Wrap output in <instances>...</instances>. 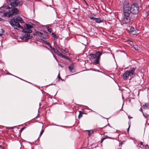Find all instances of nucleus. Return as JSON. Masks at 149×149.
<instances>
[{
    "instance_id": "f257e3e1",
    "label": "nucleus",
    "mask_w": 149,
    "mask_h": 149,
    "mask_svg": "<svg viewBox=\"0 0 149 149\" xmlns=\"http://www.w3.org/2000/svg\"><path fill=\"white\" fill-rule=\"evenodd\" d=\"M19 12L17 8L10 7L8 6L0 8V13H3L5 16L9 17L15 15L19 14Z\"/></svg>"
},
{
    "instance_id": "f03ea898",
    "label": "nucleus",
    "mask_w": 149,
    "mask_h": 149,
    "mask_svg": "<svg viewBox=\"0 0 149 149\" xmlns=\"http://www.w3.org/2000/svg\"><path fill=\"white\" fill-rule=\"evenodd\" d=\"M24 21L22 18L19 16L15 17L10 21V23L14 29H18V28L23 29V27L20 25L19 23H22Z\"/></svg>"
},
{
    "instance_id": "7ed1b4c3",
    "label": "nucleus",
    "mask_w": 149,
    "mask_h": 149,
    "mask_svg": "<svg viewBox=\"0 0 149 149\" xmlns=\"http://www.w3.org/2000/svg\"><path fill=\"white\" fill-rule=\"evenodd\" d=\"M102 54V52L97 51L95 54H91L89 56V58L91 61H93V63L95 65L98 64L100 63V56Z\"/></svg>"
},
{
    "instance_id": "20e7f679",
    "label": "nucleus",
    "mask_w": 149,
    "mask_h": 149,
    "mask_svg": "<svg viewBox=\"0 0 149 149\" xmlns=\"http://www.w3.org/2000/svg\"><path fill=\"white\" fill-rule=\"evenodd\" d=\"M130 5L128 1H124L123 3V12L124 16H129L131 12Z\"/></svg>"
},
{
    "instance_id": "39448f33",
    "label": "nucleus",
    "mask_w": 149,
    "mask_h": 149,
    "mask_svg": "<svg viewBox=\"0 0 149 149\" xmlns=\"http://www.w3.org/2000/svg\"><path fill=\"white\" fill-rule=\"evenodd\" d=\"M135 68H133L131 70H126L123 74V79L126 80L127 79L129 78L132 76L133 75L135 74Z\"/></svg>"
},
{
    "instance_id": "423d86ee",
    "label": "nucleus",
    "mask_w": 149,
    "mask_h": 149,
    "mask_svg": "<svg viewBox=\"0 0 149 149\" xmlns=\"http://www.w3.org/2000/svg\"><path fill=\"white\" fill-rule=\"evenodd\" d=\"M131 12L133 14H138L139 10V7L138 5L135 3L132 4L131 6Z\"/></svg>"
},
{
    "instance_id": "0eeeda50",
    "label": "nucleus",
    "mask_w": 149,
    "mask_h": 149,
    "mask_svg": "<svg viewBox=\"0 0 149 149\" xmlns=\"http://www.w3.org/2000/svg\"><path fill=\"white\" fill-rule=\"evenodd\" d=\"M24 27L25 29L22 30V32L26 33H30L32 32V31L31 29L33 28V26L30 24H25L24 25Z\"/></svg>"
},
{
    "instance_id": "6e6552de",
    "label": "nucleus",
    "mask_w": 149,
    "mask_h": 149,
    "mask_svg": "<svg viewBox=\"0 0 149 149\" xmlns=\"http://www.w3.org/2000/svg\"><path fill=\"white\" fill-rule=\"evenodd\" d=\"M10 5L14 7L19 6L22 5V2L18 0H9Z\"/></svg>"
},
{
    "instance_id": "1a4fd4ad",
    "label": "nucleus",
    "mask_w": 149,
    "mask_h": 149,
    "mask_svg": "<svg viewBox=\"0 0 149 149\" xmlns=\"http://www.w3.org/2000/svg\"><path fill=\"white\" fill-rule=\"evenodd\" d=\"M130 21V18L129 16H124L122 20V22L124 24L129 23Z\"/></svg>"
},
{
    "instance_id": "9d476101",
    "label": "nucleus",
    "mask_w": 149,
    "mask_h": 149,
    "mask_svg": "<svg viewBox=\"0 0 149 149\" xmlns=\"http://www.w3.org/2000/svg\"><path fill=\"white\" fill-rule=\"evenodd\" d=\"M89 17L91 19L93 20L96 22L97 23L99 24L103 22V20H102L100 17L96 18L94 17H91L90 16V15H89Z\"/></svg>"
},
{
    "instance_id": "9b49d317",
    "label": "nucleus",
    "mask_w": 149,
    "mask_h": 149,
    "mask_svg": "<svg viewBox=\"0 0 149 149\" xmlns=\"http://www.w3.org/2000/svg\"><path fill=\"white\" fill-rule=\"evenodd\" d=\"M30 38V34L29 33H27L23 35L22 37H20V38L23 40L27 41Z\"/></svg>"
},
{
    "instance_id": "f8f14e48",
    "label": "nucleus",
    "mask_w": 149,
    "mask_h": 149,
    "mask_svg": "<svg viewBox=\"0 0 149 149\" xmlns=\"http://www.w3.org/2000/svg\"><path fill=\"white\" fill-rule=\"evenodd\" d=\"M102 128L104 129V131L105 132H106V133H107L110 131L111 130V127L108 124V125L104 126Z\"/></svg>"
},
{
    "instance_id": "ddd939ff",
    "label": "nucleus",
    "mask_w": 149,
    "mask_h": 149,
    "mask_svg": "<svg viewBox=\"0 0 149 149\" xmlns=\"http://www.w3.org/2000/svg\"><path fill=\"white\" fill-rule=\"evenodd\" d=\"M129 33L132 35H135L136 34V31L135 29L132 27H131L130 28Z\"/></svg>"
},
{
    "instance_id": "4468645a",
    "label": "nucleus",
    "mask_w": 149,
    "mask_h": 149,
    "mask_svg": "<svg viewBox=\"0 0 149 149\" xmlns=\"http://www.w3.org/2000/svg\"><path fill=\"white\" fill-rule=\"evenodd\" d=\"M56 54L62 58H63L66 59H68V58L67 57L63 55L59 51Z\"/></svg>"
},
{
    "instance_id": "2eb2a0df",
    "label": "nucleus",
    "mask_w": 149,
    "mask_h": 149,
    "mask_svg": "<svg viewBox=\"0 0 149 149\" xmlns=\"http://www.w3.org/2000/svg\"><path fill=\"white\" fill-rule=\"evenodd\" d=\"M42 41H44L45 43V44L47 45H48L49 47L51 48V49L52 50H53V49H54V48H53L52 47L51 44L47 42L46 41L42 39Z\"/></svg>"
},
{
    "instance_id": "dca6fc26",
    "label": "nucleus",
    "mask_w": 149,
    "mask_h": 149,
    "mask_svg": "<svg viewBox=\"0 0 149 149\" xmlns=\"http://www.w3.org/2000/svg\"><path fill=\"white\" fill-rule=\"evenodd\" d=\"M143 107L144 109H149V103H146L143 105Z\"/></svg>"
},
{
    "instance_id": "f3484780",
    "label": "nucleus",
    "mask_w": 149,
    "mask_h": 149,
    "mask_svg": "<svg viewBox=\"0 0 149 149\" xmlns=\"http://www.w3.org/2000/svg\"><path fill=\"white\" fill-rule=\"evenodd\" d=\"M114 139V138H112V137H110L108 136H105L104 137H103L101 139V143H102L104 141V140L105 139Z\"/></svg>"
},
{
    "instance_id": "a211bd4d",
    "label": "nucleus",
    "mask_w": 149,
    "mask_h": 149,
    "mask_svg": "<svg viewBox=\"0 0 149 149\" xmlns=\"http://www.w3.org/2000/svg\"><path fill=\"white\" fill-rule=\"evenodd\" d=\"M84 113V112L81 111H79V114L78 116L79 119H80L82 117V115Z\"/></svg>"
},
{
    "instance_id": "6ab92c4d",
    "label": "nucleus",
    "mask_w": 149,
    "mask_h": 149,
    "mask_svg": "<svg viewBox=\"0 0 149 149\" xmlns=\"http://www.w3.org/2000/svg\"><path fill=\"white\" fill-rule=\"evenodd\" d=\"M42 34H43V33H42L41 32H39V31H38L36 32V34L38 36L40 37H41V36H42Z\"/></svg>"
},
{
    "instance_id": "aec40b11",
    "label": "nucleus",
    "mask_w": 149,
    "mask_h": 149,
    "mask_svg": "<svg viewBox=\"0 0 149 149\" xmlns=\"http://www.w3.org/2000/svg\"><path fill=\"white\" fill-rule=\"evenodd\" d=\"M69 69L70 71L71 72H73V68L72 66H70L69 67Z\"/></svg>"
},
{
    "instance_id": "412c9836",
    "label": "nucleus",
    "mask_w": 149,
    "mask_h": 149,
    "mask_svg": "<svg viewBox=\"0 0 149 149\" xmlns=\"http://www.w3.org/2000/svg\"><path fill=\"white\" fill-rule=\"evenodd\" d=\"M52 35L54 37V39H57L58 38V37H57V36L56 35V34H55L54 33H52Z\"/></svg>"
},
{
    "instance_id": "4be33fe9",
    "label": "nucleus",
    "mask_w": 149,
    "mask_h": 149,
    "mask_svg": "<svg viewBox=\"0 0 149 149\" xmlns=\"http://www.w3.org/2000/svg\"><path fill=\"white\" fill-rule=\"evenodd\" d=\"M47 31L50 33H51L52 32V29L51 28H49V27H47Z\"/></svg>"
},
{
    "instance_id": "5701e85b",
    "label": "nucleus",
    "mask_w": 149,
    "mask_h": 149,
    "mask_svg": "<svg viewBox=\"0 0 149 149\" xmlns=\"http://www.w3.org/2000/svg\"><path fill=\"white\" fill-rule=\"evenodd\" d=\"M57 77L58 79V81H60V80H61L62 81L63 80L61 77L59 73L58 74Z\"/></svg>"
},
{
    "instance_id": "b1692460",
    "label": "nucleus",
    "mask_w": 149,
    "mask_h": 149,
    "mask_svg": "<svg viewBox=\"0 0 149 149\" xmlns=\"http://www.w3.org/2000/svg\"><path fill=\"white\" fill-rule=\"evenodd\" d=\"M0 36H1L3 33V31L2 29H1L0 31Z\"/></svg>"
},
{
    "instance_id": "393cba45",
    "label": "nucleus",
    "mask_w": 149,
    "mask_h": 149,
    "mask_svg": "<svg viewBox=\"0 0 149 149\" xmlns=\"http://www.w3.org/2000/svg\"><path fill=\"white\" fill-rule=\"evenodd\" d=\"M53 50L54 51V52L56 54L58 51L57 49L55 48L53 49Z\"/></svg>"
},
{
    "instance_id": "a878e982",
    "label": "nucleus",
    "mask_w": 149,
    "mask_h": 149,
    "mask_svg": "<svg viewBox=\"0 0 149 149\" xmlns=\"http://www.w3.org/2000/svg\"><path fill=\"white\" fill-rule=\"evenodd\" d=\"M53 50L54 51V52L56 54L58 51L57 49L55 48L53 49Z\"/></svg>"
},
{
    "instance_id": "bb28decb",
    "label": "nucleus",
    "mask_w": 149,
    "mask_h": 149,
    "mask_svg": "<svg viewBox=\"0 0 149 149\" xmlns=\"http://www.w3.org/2000/svg\"><path fill=\"white\" fill-rule=\"evenodd\" d=\"M41 37L42 38L45 40L46 39V36L43 33L42 34V36H41Z\"/></svg>"
},
{
    "instance_id": "cd10ccee",
    "label": "nucleus",
    "mask_w": 149,
    "mask_h": 149,
    "mask_svg": "<svg viewBox=\"0 0 149 149\" xmlns=\"http://www.w3.org/2000/svg\"><path fill=\"white\" fill-rule=\"evenodd\" d=\"M44 131V130H43V129H42L40 132V135H39V136H41L42 135V134L43 132Z\"/></svg>"
},
{
    "instance_id": "c85d7f7f",
    "label": "nucleus",
    "mask_w": 149,
    "mask_h": 149,
    "mask_svg": "<svg viewBox=\"0 0 149 149\" xmlns=\"http://www.w3.org/2000/svg\"><path fill=\"white\" fill-rule=\"evenodd\" d=\"M93 133V131H91V132H88V135L90 136H91L92 134Z\"/></svg>"
},
{
    "instance_id": "c756f323",
    "label": "nucleus",
    "mask_w": 149,
    "mask_h": 149,
    "mask_svg": "<svg viewBox=\"0 0 149 149\" xmlns=\"http://www.w3.org/2000/svg\"><path fill=\"white\" fill-rule=\"evenodd\" d=\"M61 52L63 53V54H65L66 52L65 50L64 49H62V50H61Z\"/></svg>"
},
{
    "instance_id": "7c9ffc66",
    "label": "nucleus",
    "mask_w": 149,
    "mask_h": 149,
    "mask_svg": "<svg viewBox=\"0 0 149 149\" xmlns=\"http://www.w3.org/2000/svg\"><path fill=\"white\" fill-rule=\"evenodd\" d=\"M134 47L136 50H137L138 49V47L136 45H134Z\"/></svg>"
},
{
    "instance_id": "2f4dec72",
    "label": "nucleus",
    "mask_w": 149,
    "mask_h": 149,
    "mask_svg": "<svg viewBox=\"0 0 149 149\" xmlns=\"http://www.w3.org/2000/svg\"><path fill=\"white\" fill-rule=\"evenodd\" d=\"M130 125L129 124V127H128V129H127V131L128 132L129 131V129H130Z\"/></svg>"
},
{
    "instance_id": "473e14b6",
    "label": "nucleus",
    "mask_w": 149,
    "mask_h": 149,
    "mask_svg": "<svg viewBox=\"0 0 149 149\" xmlns=\"http://www.w3.org/2000/svg\"><path fill=\"white\" fill-rule=\"evenodd\" d=\"M146 14H147V15H146L147 16H148V15H149V12L146 11Z\"/></svg>"
},
{
    "instance_id": "72a5a7b5",
    "label": "nucleus",
    "mask_w": 149,
    "mask_h": 149,
    "mask_svg": "<svg viewBox=\"0 0 149 149\" xmlns=\"http://www.w3.org/2000/svg\"><path fill=\"white\" fill-rule=\"evenodd\" d=\"M140 144H141V145L142 146H143V147L144 145H143V143L142 142H141L140 143Z\"/></svg>"
},
{
    "instance_id": "f704fd0d",
    "label": "nucleus",
    "mask_w": 149,
    "mask_h": 149,
    "mask_svg": "<svg viewBox=\"0 0 149 149\" xmlns=\"http://www.w3.org/2000/svg\"><path fill=\"white\" fill-rule=\"evenodd\" d=\"M3 148L1 146V145H0V149H3Z\"/></svg>"
},
{
    "instance_id": "c9c22d12",
    "label": "nucleus",
    "mask_w": 149,
    "mask_h": 149,
    "mask_svg": "<svg viewBox=\"0 0 149 149\" xmlns=\"http://www.w3.org/2000/svg\"><path fill=\"white\" fill-rule=\"evenodd\" d=\"M138 149H142V147H138Z\"/></svg>"
},
{
    "instance_id": "e433bc0d",
    "label": "nucleus",
    "mask_w": 149,
    "mask_h": 149,
    "mask_svg": "<svg viewBox=\"0 0 149 149\" xmlns=\"http://www.w3.org/2000/svg\"><path fill=\"white\" fill-rule=\"evenodd\" d=\"M140 110H141V111H142V112H143V110H142V108H140Z\"/></svg>"
},
{
    "instance_id": "4c0bfd02",
    "label": "nucleus",
    "mask_w": 149,
    "mask_h": 149,
    "mask_svg": "<svg viewBox=\"0 0 149 149\" xmlns=\"http://www.w3.org/2000/svg\"><path fill=\"white\" fill-rule=\"evenodd\" d=\"M24 129H25V127H22L21 129H22V130H23Z\"/></svg>"
},
{
    "instance_id": "58836bf2",
    "label": "nucleus",
    "mask_w": 149,
    "mask_h": 149,
    "mask_svg": "<svg viewBox=\"0 0 149 149\" xmlns=\"http://www.w3.org/2000/svg\"><path fill=\"white\" fill-rule=\"evenodd\" d=\"M89 15H90V16H91V17H92L91 15V14H89L88 15V17H89Z\"/></svg>"
},
{
    "instance_id": "ea45409f",
    "label": "nucleus",
    "mask_w": 149,
    "mask_h": 149,
    "mask_svg": "<svg viewBox=\"0 0 149 149\" xmlns=\"http://www.w3.org/2000/svg\"><path fill=\"white\" fill-rule=\"evenodd\" d=\"M86 5L88 6V4L86 2Z\"/></svg>"
},
{
    "instance_id": "a19ab883",
    "label": "nucleus",
    "mask_w": 149,
    "mask_h": 149,
    "mask_svg": "<svg viewBox=\"0 0 149 149\" xmlns=\"http://www.w3.org/2000/svg\"><path fill=\"white\" fill-rule=\"evenodd\" d=\"M23 130H22V129H21V130H20L21 132H22Z\"/></svg>"
},
{
    "instance_id": "79ce46f5",
    "label": "nucleus",
    "mask_w": 149,
    "mask_h": 149,
    "mask_svg": "<svg viewBox=\"0 0 149 149\" xmlns=\"http://www.w3.org/2000/svg\"><path fill=\"white\" fill-rule=\"evenodd\" d=\"M143 116H145L146 117V118H147V116H145L144 115V114H143Z\"/></svg>"
}]
</instances>
